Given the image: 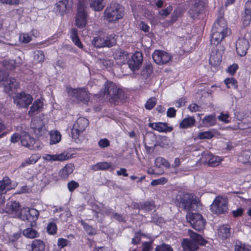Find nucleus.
<instances>
[{
    "label": "nucleus",
    "instance_id": "1",
    "mask_svg": "<svg viewBox=\"0 0 251 251\" xmlns=\"http://www.w3.org/2000/svg\"><path fill=\"white\" fill-rule=\"evenodd\" d=\"M177 200L179 201L180 206L188 211L186 215L187 220H203L201 214L192 211L197 202L193 196L189 194H184L180 195Z\"/></svg>",
    "mask_w": 251,
    "mask_h": 251
},
{
    "label": "nucleus",
    "instance_id": "2",
    "mask_svg": "<svg viewBox=\"0 0 251 251\" xmlns=\"http://www.w3.org/2000/svg\"><path fill=\"white\" fill-rule=\"evenodd\" d=\"M190 239H184L181 244L184 251H196L199 245H205L207 243L202 237L191 230H188Z\"/></svg>",
    "mask_w": 251,
    "mask_h": 251
},
{
    "label": "nucleus",
    "instance_id": "3",
    "mask_svg": "<svg viewBox=\"0 0 251 251\" xmlns=\"http://www.w3.org/2000/svg\"><path fill=\"white\" fill-rule=\"evenodd\" d=\"M124 15V8L118 3H111L104 10V19L109 22H115Z\"/></svg>",
    "mask_w": 251,
    "mask_h": 251
},
{
    "label": "nucleus",
    "instance_id": "4",
    "mask_svg": "<svg viewBox=\"0 0 251 251\" xmlns=\"http://www.w3.org/2000/svg\"><path fill=\"white\" fill-rule=\"evenodd\" d=\"M210 209L213 213L216 214H225L228 210V202L226 199L216 197L210 205Z\"/></svg>",
    "mask_w": 251,
    "mask_h": 251
},
{
    "label": "nucleus",
    "instance_id": "5",
    "mask_svg": "<svg viewBox=\"0 0 251 251\" xmlns=\"http://www.w3.org/2000/svg\"><path fill=\"white\" fill-rule=\"evenodd\" d=\"M86 3L84 0H79L77 12L75 17V25L79 28H84L87 23V14L85 12Z\"/></svg>",
    "mask_w": 251,
    "mask_h": 251
},
{
    "label": "nucleus",
    "instance_id": "6",
    "mask_svg": "<svg viewBox=\"0 0 251 251\" xmlns=\"http://www.w3.org/2000/svg\"><path fill=\"white\" fill-rule=\"evenodd\" d=\"M32 101V97L25 92L18 93L14 98V103L19 108L28 107Z\"/></svg>",
    "mask_w": 251,
    "mask_h": 251
},
{
    "label": "nucleus",
    "instance_id": "7",
    "mask_svg": "<svg viewBox=\"0 0 251 251\" xmlns=\"http://www.w3.org/2000/svg\"><path fill=\"white\" fill-rule=\"evenodd\" d=\"M89 122L85 118H79L75 123L72 129V135L74 138H77L88 126Z\"/></svg>",
    "mask_w": 251,
    "mask_h": 251
},
{
    "label": "nucleus",
    "instance_id": "8",
    "mask_svg": "<svg viewBox=\"0 0 251 251\" xmlns=\"http://www.w3.org/2000/svg\"><path fill=\"white\" fill-rule=\"evenodd\" d=\"M68 94L77 100L86 103L89 100V93L85 88L70 89Z\"/></svg>",
    "mask_w": 251,
    "mask_h": 251
},
{
    "label": "nucleus",
    "instance_id": "9",
    "mask_svg": "<svg viewBox=\"0 0 251 251\" xmlns=\"http://www.w3.org/2000/svg\"><path fill=\"white\" fill-rule=\"evenodd\" d=\"M152 57L156 64L164 65L171 60L172 56L165 51L156 50L152 53Z\"/></svg>",
    "mask_w": 251,
    "mask_h": 251
},
{
    "label": "nucleus",
    "instance_id": "10",
    "mask_svg": "<svg viewBox=\"0 0 251 251\" xmlns=\"http://www.w3.org/2000/svg\"><path fill=\"white\" fill-rule=\"evenodd\" d=\"M143 60L142 53L140 51H136L128 60V67L133 72L138 70L142 64Z\"/></svg>",
    "mask_w": 251,
    "mask_h": 251
},
{
    "label": "nucleus",
    "instance_id": "11",
    "mask_svg": "<svg viewBox=\"0 0 251 251\" xmlns=\"http://www.w3.org/2000/svg\"><path fill=\"white\" fill-rule=\"evenodd\" d=\"M30 126L35 134L38 137L41 136L47 132L45 123L40 118H35L32 119Z\"/></svg>",
    "mask_w": 251,
    "mask_h": 251
},
{
    "label": "nucleus",
    "instance_id": "12",
    "mask_svg": "<svg viewBox=\"0 0 251 251\" xmlns=\"http://www.w3.org/2000/svg\"><path fill=\"white\" fill-rule=\"evenodd\" d=\"M201 160L203 164H207L210 167H216L219 165L222 160L219 157L214 156L206 151L202 153Z\"/></svg>",
    "mask_w": 251,
    "mask_h": 251
},
{
    "label": "nucleus",
    "instance_id": "13",
    "mask_svg": "<svg viewBox=\"0 0 251 251\" xmlns=\"http://www.w3.org/2000/svg\"><path fill=\"white\" fill-rule=\"evenodd\" d=\"M39 215V212L35 208L27 207L22 208L18 218L21 220H30V219L37 220Z\"/></svg>",
    "mask_w": 251,
    "mask_h": 251
},
{
    "label": "nucleus",
    "instance_id": "14",
    "mask_svg": "<svg viewBox=\"0 0 251 251\" xmlns=\"http://www.w3.org/2000/svg\"><path fill=\"white\" fill-rule=\"evenodd\" d=\"M72 0H62L56 4L55 12L58 14L64 15L71 8Z\"/></svg>",
    "mask_w": 251,
    "mask_h": 251
},
{
    "label": "nucleus",
    "instance_id": "15",
    "mask_svg": "<svg viewBox=\"0 0 251 251\" xmlns=\"http://www.w3.org/2000/svg\"><path fill=\"white\" fill-rule=\"evenodd\" d=\"M212 29L230 33V30L227 27L226 22L222 16H220L217 19L213 25Z\"/></svg>",
    "mask_w": 251,
    "mask_h": 251
},
{
    "label": "nucleus",
    "instance_id": "16",
    "mask_svg": "<svg viewBox=\"0 0 251 251\" xmlns=\"http://www.w3.org/2000/svg\"><path fill=\"white\" fill-rule=\"evenodd\" d=\"M242 21L244 27L248 26L251 21V0L245 3V11L242 14Z\"/></svg>",
    "mask_w": 251,
    "mask_h": 251
},
{
    "label": "nucleus",
    "instance_id": "17",
    "mask_svg": "<svg viewBox=\"0 0 251 251\" xmlns=\"http://www.w3.org/2000/svg\"><path fill=\"white\" fill-rule=\"evenodd\" d=\"M204 9V3L201 0H194L192 6L189 10V13L192 17H196Z\"/></svg>",
    "mask_w": 251,
    "mask_h": 251
},
{
    "label": "nucleus",
    "instance_id": "18",
    "mask_svg": "<svg viewBox=\"0 0 251 251\" xmlns=\"http://www.w3.org/2000/svg\"><path fill=\"white\" fill-rule=\"evenodd\" d=\"M249 47L248 41L245 38L239 39L236 42V51L241 56H244L246 54Z\"/></svg>",
    "mask_w": 251,
    "mask_h": 251
},
{
    "label": "nucleus",
    "instance_id": "19",
    "mask_svg": "<svg viewBox=\"0 0 251 251\" xmlns=\"http://www.w3.org/2000/svg\"><path fill=\"white\" fill-rule=\"evenodd\" d=\"M149 126L159 132H170L173 129V127L168 126L165 123H151L149 124Z\"/></svg>",
    "mask_w": 251,
    "mask_h": 251
},
{
    "label": "nucleus",
    "instance_id": "20",
    "mask_svg": "<svg viewBox=\"0 0 251 251\" xmlns=\"http://www.w3.org/2000/svg\"><path fill=\"white\" fill-rule=\"evenodd\" d=\"M21 142L22 146L28 148L30 150H35L37 146H35L36 143L35 139L31 138L30 136L26 133H25L21 137Z\"/></svg>",
    "mask_w": 251,
    "mask_h": 251
},
{
    "label": "nucleus",
    "instance_id": "21",
    "mask_svg": "<svg viewBox=\"0 0 251 251\" xmlns=\"http://www.w3.org/2000/svg\"><path fill=\"white\" fill-rule=\"evenodd\" d=\"M5 81L6 83L4 85V90L6 93H10L11 91L17 90L19 87L18 81L14 77H6Z\"/></svg>",
    "mask_w": 251,
    "mask_h": 251
},
{
    "label": "nucleus",
    "instance_id": "22",
    "mask_svg": "<svg viewBox=\"0 0 251 251\" xmlns=\"http://www.w3.org/2000/svg\"><path fill=\"white\" fill-rule=\"evenodd\" d=\"M229 34L230 33L212 29L211 44L215 46L218 45L226 36Z\"/></svg>",
    "mask_w": 251,
    "mask_h": 251
},
{
    "label": "nucleus",
    "instance_id": "23",
    "mask_svg": "<svg viewBox=\"0 0 251 251\" xmlns=\"http://www.w3.org/2000/svg\"><path fill=\"white\" fill-rule=\"evenodd\" d=\"M231 234V228L229 225L225 224L219 226L217 236L219 238L224 240L229 237Z\"/></svg>",
    "mask_w": 251,
    "mask_h": 251
},
{
    "label": "nucleus",
    "instance_id": "24",
    "mask_svg": "<svg viewBox=\"0 0 251 251\" xmlns=\"http://www.w3.org/2000/svg\"><path fill=\"white\" fill-rule=\"evenodd\" d=\"M113 56L117 63L121 65L125 64L126 62L128 57V54L124 50H118L115 51Z\"/></svg>",
    "mask_w": 251,
    "mask_h": 251
},
{
    "label": "nucleus",
    "instance_id": "25",
    "mask_svg": "<svg viewBox=\"0 0 251 251\" xmlns=\"http://www.w3.org/2000/svg\"><path fill=\"white\" fill-rule=\"evenodd\" d=\"M43 158L44 160L49 161H62L68 159L69 157L67 154L61 153L58 154H46L43 156Z\"/></svg>",
    "mask_w": 251,
    "mask_h": 251
},
{
    "label": "nucleus",
    "instance_id": "26",
    "mask_svg": "<svg viewBox=\"0 0 251 251\" xmlns=\"http://www.w3.org/2000/svg\"><path fill=\"white\" fill-rule=\"evenodd\" d=\"M196 123V120L193 116H189L183 119L179 123L180 128L186 129L192 127Z\"/></svg>",
    "mask_w": 251,
    "mask_h": 251
},
{
    "label": "nucleus",
    "instance_id": "27",
    "mask_svg": "<svg viewBox=\"0 0 251 251\" xmlns=\"http://www.w3.org/2000/svg\"><path fill=\"white\" fill-rule=\"evenodd\" d=\"M11 189V180L8 177H4L0 181V196L5 194Z\"/></svg>",
    "mask_w": 251,
    "mask_h": 251
},
{
    "label": "nucleus",
    "instance_id": "28",
    "mask_svg": "<svg viewBox=\"0 0 251 251\" xmlns=\"http://www.w3.org/2000/svg\"><path fill=\"white\" fill-rule=\"evenodd\" d=\"M74 170V166L72 164L65 165L59 172V176L63 179H66L71 174Z\"/></svg>",
    "mask_w": 251,
    "mask_h": 251
},
{
    "label": "nucleus",
    "instance_id": "29",
    "mask_svg": "<svg viewBox=\"0 0 251 251\" xmlns=\"http://www.w3.org/2000/svg\"><path fill=\"white\" fill-rule=\"evenodd\" d=\"M123 96V91L122 90L118 88L116 85L114 87V89H113V90L111 91V93L109 94L108 99H107V100L110 101H116L118 99H122Z\"/></svg>",
    "mask_w": 251,
    "mask_h": 251
},
{
    "label": "nucleus",
    "instance_id": "30",
    "mask_svg": "<svg viewBox=\"0 0 251 251\" xmlns=\"http://www.w3.org/2000/svg\"><path fill=\"white\" fill-rule=\"evenodd\" d=\"M115 86L116 84L112 82H107L104 84V88L101 90L100 95H102L103 98L107 100L109 94L111 93V91L114 89Z\"/></svg>",
    "mask_w": 251,
    "mask_h": 251
},
{
    "label": "nucleus",
    "instance_id": "31",
    "mask_svg": "<svg viewBox=\"0 0 251 251\" xmlns=\"http://www.w3.org/2000/svg\"><path fill=\"white\" fill-rule=\"evenodd\" d=\"M222 57L221 52L212 51L209 58V63L214 66L219 65L222 61Z\"/></svg>",
    "mask_w": 251,
    "mask_h": 251
},
{
    "label": "nucleus",
    "instance_id": "32",
    "mask_svg": "<svg viewBox=\"0 0 251 251\" xmlns=\"http://www.w3.org/2000/svg\"><path fill=\"white\" fill-rule=\"evenodd\" d=\"M42 106L43 102L40 100H35L30 107V110L28 112V115L30 117L33 116L39 111V110Z\"/></svg>",
    "mask_w": 251,
    "mask_h": 251
},
{
    "label": "nucleus",
    "instance_id": "33",
    "mask_svg": "<svg viewBox=\"0 0 251 251\" xmlns=\"http://www.w3.org/2000/svg\"><path fill=\"white\" fill-rule=\"evenodd\" d=\"M93 170L96 171L99 170L105 171L109 168H111V171L114 170L113 168H111V163L107 162H101L96 163L91 167Z\"/></svg>",
    "mask_w": 251,
    "mask_h": 251
},
{
    "label": "nucleus",
    "instance_id": "34",
    "mask_svg": "<svg viewBox=\"0 0 251 251\" xmlns=\"http://www.w3.org/2000/svg\"><path fill=\"white\" fill-rule=\"evenodd\" d=\"M238 160L244 164L251 165V151H245L238 157Z\"/></svg>",
    "mask_w": 251,
    "mask_h": 251
},
{
    "label": "nucleus",
    "instance_id": "35",
    "mask_svg": "<svg viewBox=\"0 0 251 251\" xmlns=\"http://www.w3.org/2000/svg\"><path fill=\"white\" fill-rule=\"evenodd\" d=\"M31 251H45V245L44 242L40 240L36 239L31 244Z\"/></svg>",
    "mask_w": 251,
    "mask_h": 251
},
{
    "label": "nucleus",
    "instance_id": "36",
    "mask_svg": "<svg viewBox=\"0 0 251 251\" xmlns=\"http://www.w3.org/2000/svg\"><path fill=\"white\" fill-rule=\"evenodd\" d=\"M40 158V155L39 154H32L29 158L26 159L24 162L22 163L20 167L23 168L27 165L35 164Z\"/></svg>",
    "mask_w": 251,
    "mask_h": 251
},
{
    "label": "nucleus",
    "instance_id": "37",
    "mask_svg": "<svg viewBox=\"0 0 251 251\" xmlns=\"http://www.w3.org/2000/svg\"><path fill=\"white\" fill-rule=\"evenodd\" d=\"M103 1V0H90V6L95 11H100L105 6Z\"/></svg>",
    "mask_w": 251,
    "mask_h": 251
},
{
    "label": "nucleus",
    "instance_id": "38",
    "mask_svg": "<svg viewBox=\"0 0 251 251\" xmlns=\"http://www.w3.org/2000/svg\"><path fill=\"white\" fill-rule=\"evenodd\" d=\"M23 234L26 237L33 239L39 236V233L35 229L32 228H27L23 231Z\"/></svg>",
    "mask_w": 251,
    "mask_h": 251
},
{
    "label": "nucleus",
    "instance_id": "39",
    "mask_svg": "<svg viewBox=\"0 0 251 251\" xmlns=\"http://www.w3.org/2000/svg\"><path fill=\"white\" fill-rule=\"evenodd\" d=\"M192 227L196 230H202L205 225V221H188Z\"/></svg>",
    "mask_w": 251,
    "mask_h": 251
},
{
    "label": "nucleus",
    "instance_id": "40",
    "mask_svg": "<svg viewBox=\"0 0 251 251\" xmlns=\"http://www.w3.org/2000/svg\"><path fill=\"white\" fill-rule=\"evenodd\" d=\"M71 37L74 44L80 49L83 48V45L80 42L79 38L77 35V30L73 29L71 31Z\"/></svg>",
    "mask_w": 251,
    "mask_h": 251
},
{
    "label": "nucleus",
    "instance_id": "41",
    "mask_svg": "<svg viewBox=\"0 0 251 251\" xmlns=\"http://www.w3.org/2000/svg\"><path fill=\"white\" fill-rule=\"evenodd\" d=\"M50 143L54 144L58 143L60 141L61 135L58 131L55 130L50 132Z\"/></svg>",
    "mask_w": 251,
    "mask_h": 251
},
{
    "label": "nucleus",
    "instance_id": "42",
    "mask_svg": "<svg viewBox=\"0 0 251 251\" xmlns=\"http://www.w3.org/2000/svg\"><path fill=\"white\" fill-rule=\"evenodd\" d=\"M116 43V40L114 36L111 35L110 36H104V47H110L115 45Z\"/></svg>",
    "mask_w": 251,
    "mask_h": 251
},
{
    "label": "nucleus",
    "instance_id": "43",
    "mask_svg": "<svg viewBox=\"0 0 251 251\" xmlns=\"http://www.w3.org/2000/svg\"><path fill=\"white\" fill-rule=\"evenodd\" d=\"M92 45L96 48L104 47V36L95 37L92 41Z\"/></svg>",
    "mask_w": 251,
    "mask_h": 251
},
{
    "label": "nucleus",
    "instance_id": "44",
    "mask_svg": "<svg viewBox=\"0 0 251 251\" xmlns=\"http://www.w3.org/2000/svg\"><path fill=\"white\" fill-rule=\"evenodd\" d=\"M204 124L210 126H213L216 123V118L214 115H209L205 116L202 120Z\"/></svg>",
    "mask_w": 251,
    "mask_h": 251
},
{
    "label": "nucleus",
    "instance_id": "45",
    "mask_svg": "<svg viewBox=\"0 0 251 251\" xmlns=\"http://www.w3.org/2000/svg\"><path fill=\"white\" fill-rule=\"evenodd\" d=\"M235 251H251V247L240 242H236L234 246Z\"/></svg>",
    "mask_w": 251,
    "mask_h": 251
},
{
    "label": "nucleus",
    "instance_id": "46",
    "mask_svg": "<svg viewBox=\"0 0 251 251\" xmlns=\"http://www.w3.org/2000/svg\"><path fill=\"white\" fill-rule=\"evenodd\" d=\"M139 209H144L145 210H151L154 209V205L152 202L146 201L140 203L138 204Z\"/></svg>",
    "mask_w": 251,
    "mask_h": 251
},
{
    "label": "nucleus",
    "instance_id": "47",
    "mask_svg": "<svg viewBox=\"0 0 251 251\" xmlns=\"http://www.w3.org/2000/svg\"><path fill=\"white\" fill-rule=\"evenodd\" d=\"M7 206L8 207L7 212L12 213L17 212L20 208L19 203L16 201L11 202L9 205L7 204Z\"/></svg>",
    "mask_w": 251,
    "mask_h": 251
},
{
    "label": "nucleus",
    "instance_id": "48",
    "mask_svg": "<svg viewBox=\"0 0 251 251\" xmlns=\"http://www.w3.org/2000/svg\"><path fill=\"white\" fill-rule=\"evenodd\" d=\"M45 56L44 53L41 50H36L34 52V61L35 63H39L43 61Z\"/></svg>",
    "mask_w": 251,
    "mask_h": 251
},
{
    "label": "nucleus",
    "instance_id": "49",
    "mask_svg": "<svg viewBox=\"0 0 251 251\" xmlns=\"http://www.w3.org/2000/svg\"><path fill=\"white\" fill-rule=\"evenodd\" d=\"M80 223L83 226L85 230L89 235H92L96 233V229L87 224L84 221H80Z\"/></svg>",
    "mask_w": 251,
    "mask_h": 251
},
{
    "label": "nucleus",
    "instance_id": "50",
    "mask_svg": "<svg viewBox=\"0 0 251 251\" xmlns=\"http://www.w3.org/2000/svg\"><path fill=\"white\" fill-rule=\"evenodd\" d=\"M177 19V12H174L173 14L171 15V18L170 20L167 21L166 22H164L162 23L164 26L167 27L172 25L173 23H174Z\"/></svg>",
    "mask_w": 251,
    "mask_h": 251
},
{
    "label": "nucleus",
    "instance_id": "51",
    "mask_svg": "<svg viewBox=\"0 0 251 251\" xmlns=\"http://www.w3.org/2000/svg\"><path fill=\"white\" fill-rule=\"evenodd\" d=\"M225 83L228 88H236L237 87V81L234 78H228L226 79L225 80Z\"/></svg>",
    "mask_w": 251,
    "mask_h": 251
},
{
    "label": "nucleus",
    "instance_id": "52",
    "mask_svg": "<svg viewBox=\"0 0 251 251\" xmlns=\"http://www.w3.org/2000/svg\"><path fill=\"white\" fill-rule=\"evenodd\" d=\"M56 230L57 226L54 223L50 222L48 224L47 231L49 234L53 235L56 233Z\"/></svg>",
    "mask_w": 251,
    "mask_h": 251
},
{
    "label": "nucleus",
    "instance_id": "53",
    "mask_svg": "<svg viewBox=\"0 0 251 251\" xmlns=\"http://www.w3.org/2000/svg\"><path fill=\"white\" fill-rule=\"evenodd\" d=\"M172 9V7L171 6H169L165 9L160 10L159 12V15L161 17L162 19H165L171 13Z\"/></svg>",
    "mask_w": 251,
    "mask_h": 251
},
{
    "label": "nucleus",
    "instance_id": "54",
    "mask_svg": "<svg viewBox=\"0 0 251 251\" xmlns=\"http://www.w3.org/2000/svg\"><path fill=\"white\" fill-rule=\"evenodd\" d=\"M155 251H174L172 248L169 245L163 244L157 246Z\"/></svg>",
    "mask_w": 251,
    "mask_h": 251
},
{
    "label": "nucleus",
    "instance_id": "55",
    "mask_svg": "<svg viewBox=\"0 0 251 251\" xmlns=\"http://www.w3.org/2000/svg\"><path fill=\"white\" fill-rule=\"evenodd\" d=\"M213 137V134L211 131H207L201 132L198 135V137L200 139H210Z\"/></svg>",
    "mask_w": 251,
    "mask_h": 251
},
{
    "label": "nucleus",
    "instance_id": "56",
    "mask_svg": "<svg viewBox=\"0 0 251 251\" xmlns=\"http://www.w3.org/2000/svg\"><path fill=\"white\" fill-rule=\"evenodd\" d=\"M98 63L106 68L111 67L113 64V61L108 59H100L98 60Z\"/></svg>",
    "mask_w": 251,
    "mask_h": 251
},
{
    "label": "nucleus",
    "instance_id": "57",
    "mask_svg": "<svg viewBox=\"0 0 251 251\" xmlns=\"http://www.w3.org/2000/svg\"><path fill=\"white\" fill-rule=\"evenodd\" d=\"M32 37L28 34L22 33L19 36L20 41L23 43H27L31 40Z\"/></svg>",
    "mask_w": 251,
    "mask_h": 251
},
{
    "label": "nucleus",
    "instance_id": "58",
    "mask_svg": "<svg viewBox=\"0 0 251 251\" xmlns=\"http://www.w3.org/2000/svg\"><path fill=\"white\" fill-rule=\"evenodd\" d=\"M156 102L155 98H151L147 101L145 104L146 108L149 110L151 109L156 104Z\"/></svg>",
    "mask_w": 251,
    "mask_h": 251
},
{
    "label": "nucleus",
    "instance_id": "59",
    "mask_svg": "<svg viewBox=\"0 0 251 251\" xmlns=\"http://www.w3.org/2000/svg\"><path fill=\"white\" fill-rule=\"evenodd\" d=\"M21 236V232H18L14 233L12 235H10L8 237V241L9 243H13L15 242H17L18 239Z\"/></svg>",
    "mask_w": 251,
    "mask_h": 251
},
{
    "label": "nucleus",
    "instance_id": "60",
    "mask_svg": "<svg viewBox=\"0 0 251 251\" xmlns=\"http://www.w3.org/2000/svg\"><path fill=\"white\" fill-rule=\"evenodd\" d=\"M167 181V179L165 177H161L159 179L153 180L151 182V185L153 186H156L159 184H164Z\"/></svg>",
    "mask_w": 251,
    "mask_h": 251
},
{
    "label": "nucleus",
    "instance_id": "61",
    "mask_svg": "<svg viewBox=\"0 0 251 251\" xmlns=\"http://www.w3.org/2000/svg\"><path fill=\"white\" fill-rule=\"evenodd\" d=\"M152 72V67L151 64L146 65L143 70L142 75L147 76L151 74Z\"/></svg>",
    "mask_w": 251,
    "mask_h": 251
},
{
    "label": "nucleus",
    "instance_id": "62",
    "mask_svg": "<svg viewBox=\"0 0 251 251\" xmlns=\"http://www.w3.org/2000/svg\"><path fill=\"white\" fill-rule=\"evenodd\" d=\"M68 188L70 192H73L75 189L79 187L78 182L72 180L68 183Z\"/></svg>",
    "mask_w": 251,
    "mask_h": 251
},
{
    "label": "nucleus",
    "instance_id": "63",
    "mask_svg": "<svg viewBox=\"0 0 251 251\" xmlns=\"http://www.w3.org/2000/svg\"><path fill=\"white\" fill-rule=\"evenodd\" d=\"M99 147L101 148H104L109 146L110 142L106 138L100 139L98 143Z\"/></svg>",
    "mask_w": 251,
    "mask_h": 251
},
{
    "label": "nucleus",
    "instance_id": "64",
    "mask_svg": "<svg viewBox=\"0 0 251 251\" xmlns=\"http://www.w3.org/2000/svg\"><path fill=\"white\" fill-rule=\"evenodd\" d=\"M155 162H158L161 163L163 166L166 168L171 167L170 163L166 159L162 157H158L155 159Z\"/></svg>",
    "mask_w": 251,
    "mask_h": 251
}]
</instances>
